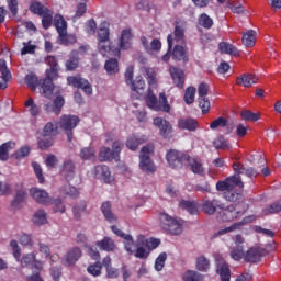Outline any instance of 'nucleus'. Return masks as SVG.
Here are the masks:
<instances>
[{"instance_id": "obj_46", "label": "nucleus", "mask_w": 281, "mask_h": 281, "mask_svg": "<svg viewBox=\"0 0 281 281\" xmlns=\"http://www.w3.org/2000/svg\"><path fill=\"white\" fill-rule=\"evenodd\" d=\"M241 43L246 47H254L256 44V31L248 30L241 37Z\"/></svg>"}, {"instance_id": "obj_23", "label": "nucleus", "mask_w": 281, "mask_h": 281, "mask_svg": "<svg viewBox=\"0 0 281 281\" xmlns=\"http://www.w3.org/2000/svg\"><path fill=\"white\" fill-rule=\"evenodd\" d=\"M233 170L234 172H236L237 177H240V175H246V177H248L249 179L258 177V171L254 169V167L245 169V165H243L241 162H234Z\"/></svg>"}, {"instance_id": "obj_20", "label": "nucleus", "mask_w": 281, "mask_h": 281, "mask_svg": "<svg viewBox=\"0 0 281 281\" xmlns=\"http://www.w3.org/2000/svg\"><path fill=\"white\" fill-rule=\"evenodd\" d=\"M0 89L5 90L8 89V82L12 80V74L8 68V63L5 59H0Z\"/></svg>"}, {"instance_id": "obj_21", "label": "nucleus", "mask_w": 281, "mask_h": 281, "mask_svg": "<svg viewBox=\"0 0 281 281\" xmlns=\"http://www.w3.org/2000/svg\"><path fill=\"white\" fill-rule=\"evenodd\" d=\"M60 175L64 177L65 181L69 183V181H74L76 177V165L71 160L64 161L60 168Z\"/></svg>"}, {"instance_id": "obj_37", "label": "nucleus", "mask_w": 281, "mask_h": 281, "mask_svg": "<svg viewBox=\"0 0 281 281\" xmlns=\"http://www.w3.org/2000/svg\"><path fill=\"white\" fill-rule=\"evenodd\" d=\"M60 195L69 196V199H78V196H80V192L76 187L66 184L60 188Z\"/></svg>"}, {"instance_id": "obj_1", "label": "nucleus", "mask_w": 281, "mask_h": 281, "mask_svg": "<svg viewBox=\"0 0 281 281\" xmlns=\"http://www.w3.org/2000/svg\"><path fill=\"white\" fill-rule=\"evenodd\" d=\"M217 192H224V199L229 201L231 203H236V201H240L243 199V194L238 192H234V188H245V183H243V178L240 176H229L224 180H220L215 186Z\"/></svg>"}, {"instance_id": "obj_19", "label": "nucleus", "mask_w": 281, "mask_h": 281, "mask_svg": "<svg viewBox=\"0 0 281 281\" xmlns=\"http://www.w3.org/2000/svg\"><path fill=\"white\" fill-rule=\"evenodd\" d=\"M30 194L36 201V203H42V205H47L52 203V198H49V193L43 189H38L36 187L30 189Z\"/></svg>"}, {"instance_id": "obj_11", "label": "nucleus", "mask_w": 281, "mask_h": 281, "mask_svg": "<svg viewBox=\"0 0 281 281\" xmlns=\"http://www.w3.org/2000/svg\"><path fill=\"white\" fill-rule=\"evenodd\" d=\"M14 190L15 195L11 201L10 205L12 210H21L23 203L27 201V189H25L23 183H16Z\"/></svg>"}, {"instance_id": "obj_30", "label": "nucleus", "mask_w": 281, "mask_h": 281, "mask_svg": "<svg viewBox=\"0 0 281 281\" xmlns=\"http://www.w3.org/2000/svg\"><path fill=\"white\" fill-rule=\"evenodd\" d=\"M95 246L99 247L101 251H115V240L111 237H104L102 240H98Z\"/></svg>"}, {"instance_id": "obj_6", "label": "nucleus", "mask_w": 281, "mask_h": 281, "mask_svg": "<svg viewBox=\"0 0 281 281\" xmlns=\"http://www.w3.org/2000/svg\"><path fill=\"white\" fill-rule=\"evenodd\" d=\"M78 124H80V117H78V115H61L58 122V126L59 128H61V131H65L68 142H71L74 139V128H76Z\"/></svg>"}, {"instance_id": "obj_64", "label": "nucleus", "mask_w": 281, "mask_h": 281, "mask_svg": "<svg viewBox=\"0 0 281 281\" xmlns=\"http://www.w3.org/2000/svg\"><path fill=\"white\" fill-rule=\"evenodd\" d=\"M34 262H36V254L34 252L26 254L21 259L22 267H31Z\"/></svg>"}, {"instance_id": "obj_31", "label": "nucleus", "mask_w": 281, "mask_h": 281, "mask_svg": "<svg viewBox=\"0 0 281 281\" xmlns=\"http://www.w3.org/2000/svg\"><path fill=\"white\" fill-rule=\"evenodd\" d=\"M45 79H41L38 81V77L34 72L26 75L24 78L25 85H27V87H30V89H32V91H36V87H38V86L41 87V89H43L42 82Z\"/></svg>"}, {"instance_id": "obj_53", "label": "nucleus", "mask_w": 281, "mask_h": 281, "mask_svg": "<svg viewBox=\"0 0 281 281\" xmlns=\"http://www.w3.org/2000/svg\"><path fill=\"white\" fill-rule=\"evenodd\" d=\"M278 212H281V200L270 204L262 210L265 216H269V214H278Z\"/></svg>"}, {"instance_id": "obj_36", "label": "nucleus", "mask_w": 281, "mask_h": 281, "mask_svg": "<svg viewBox=\"0 0 281 281\" xmlns=\"http://www.w3.org/2000/svg\"><path fill=\"white\" fill-rule=\"evenodd\" d=\"M187 164H189L190 170L191 172H193V175H203L205 172V168H203V164H201L196 158H192L189 156Z\"/></svg>"}, {"instance_id": "obj_10", "label": "nucleus", "mask_w": 281, "mask_h": 281, "mask_svg": "<svg viewBox=\"0 0 281 281\" xmlns=\"http://www.w3.org/2000/svg\"><path fill=\"white\" fill-rule=\"evenodd\" d=\"M154 126L159 130V135L164 139H172L175 135V130L172 128V124L168 122V120L157 116L154 119Z\"/></svg>"}, {"instance_id": "obj_16", "label": "nucleus", "mask_w": 281, "mask_h": 281, "mask_svg": "<svg viewBox=\"0 0 281 281\" xmlns=\"http://www.w3.org/2000/svg\"><path fill=\"white\" fill-rule=\"evenodd\" d=\"M169 74L171 76L173 85L178 89H183V86L186 85V72L183 71V69L176 66H171L169 68Z\"/></svg>"}, {"instance_id": "obj_44", "label": "nucleus", "mask_w": 281, "mask_h": 281, "mask_svg": "<svg viewBox=\"0 0 281 281\" xmlns=\"http://www.w3.org/2000/svg\"><path fill=\"white\" fill-rule=\"evenodd\" d=\"M72 214L76 221L82 218V214H87V201L82 200L77 205L72 207Z\"/></svg>"}, {"instance_id": "obj_47", "label": "nucleus", "mask_w": 281, "mask_h": 281, "mask_svg": "<svg viewBox=\"0 0 281 281\" xmlns=\"http://www.w3.org/2000/svg\"><path fill=\"white\" fill-rule=\"evenodd\" d=\"M123 240L125 251L128 256H133V254H135V248L137 247V244L133 240V236L128 235Z\"/></svg>"}, {"instance_id": "obj_57", "label": "nucleus", "mask_w": 281, "mask_h": 281, "mask_svg": "<svg viewBox=\"0 0 281 281\" xmlns=\"http://www.w3.org/2000/svg\"><path fill=\"white\" fill-rule=\"evenodd\" d=\"M166 260H168V255L166 252H161L155 260V271H164Z\"/></svg>"}, {"instance_id": "obj_55", "label": "nucleus", "mask_w": 281, "mask_h": 281, "mask_svg": "<svg viewBox=\"0 0 281 281\" xmlns=\"http://www.w3.org/2000/svg\"><path fill=\"white\" fill-rule=\"evenodd\" d=\"M58 135V125L49 122L44 126V137H55Z\"/></svg>"}, {"instance_id": "obj_60", "label": "nucleus", "mask_w": 281, "mask_h": 281, "mask_svg": "<svg viewBox=\"0 0 281 281\" xmlns=\"http://www.w3.org/2000/svg\"><path fill=\"white\" fill-rule=\"evenodd\" d=\"M196 269L198 271H204L207 272V269H210V260L205 258V256H201L196 258Z\"/></svg>"}, {"instance_id": "obj_56", "label": "nucleus", "mask_w": 281, "mask_h": 281, "mask_svg": "<svg viewBox=\"0 0 281 281\" xmlns=\"http://www.w3.org/2000/svg\"><path fill=\"white\" fill-rule=\"evenodd\" d=\"M63 106H65V98L58 94L53 101V111L56 115H60V111H63Z\"/></svg>"}, {"instance_id": "obj_28", "label": "nucleus", "mask_w": 281, "mask_h": 281, "mask_svg": "<svg viewBox=\"0 0 281 281\" xmlns=\"http://www.w3.org/2000/svg\"><path fill=\"white\" fill-rule=\"evenodd\" d=\"M82 257V250L78 247H72L66 254V265L71 267V265H76L77 260H80Z\"/></svg>"}, {"instance_id": "obj_49", "label": "nucleus", "mask_w": 281, "mask_h": 281, "mask_svg": "<svg viewBox=\"0 0 281 281\" xmlns=\"http://www.w3.org/2000/svg\"><path fill=\"white\" fill-rule=\"evenodd\" d=\"M42 16V26L44 30H49L52 27V23H54V12L48 9L46 13Z\"/></svg>"}, {"instance_id": "obj_29", "label": "nucleus", "mask_w": 281, "mask_h": 281, "mask_svg": "<svg viewBox=\"0 0 281 281\" xmlns=\"http://www.w3.org/2000/svg\"><path fill=\"white\" fill-rule=\"evenodd\" d=\"M216 272L221 277V281H229L232 278V271L229 270V265L222 261L217 263Z\"/></svg>"}, {"instance_id": "obj_35", "label": "nucleus", "mask_w": 281, "mask_h": 281, "mask_svg": "<svg viewBox=\"0 0 281 281\" xmlns=\"http://www.w3.org/2000/svg\"><path fill=\"white\" fill-rule=\"evenodd\" d=\"M117 58H120V56L119 57L114 56V58H110L105 61L104 69L109 74V76H113L120 71V65L117 63Z\"/></svg>"}, {"instance_id": "obj_50", "label": "nucleus", "mask_w": 281, "mask_h": 281, "mask_svg": "<svg viewBox=\"0 0 281 281\" xmlns=\"http://www.w3.org/2000/svg\"><path fill=\"white\" fill-rule=\"evenodd\" d=\"M132 91L136 93H143L144 88L146 87V81L142 77H136L133 82L130 83Z\"/></svg>"}, {"instance_id": "obj_8", "label": "nucleus", "mask_w": 281, "mask_h": 281, "mask_svg": "<svg viewBox=\"0 0 281 281\" xmlns=\"http://www.w3.org/2000/svg\"><path fill=\"white\" fill-rule=\"evenodd\" d=\"M166 159L168 165L173 170H181L183 168L184 164H188V159H190V155L179 151L176 149H171L166 154Z\"/></svg>"}, {"instance_id": "obj_34", "label": "nucleus", "mask_w": 281, "mask_h": 281, "mask_svg": "<svg viewBox=\"0 0 281 281\" xmlns=\"http://www.w3.org/2000/svg\"><path fill=\"white\" fill-rule=\"evenodd\" d=\"M133 41V34L131 33V29H125L122 31L120 47L121 49H130Z\"/></svg>"}, {"instance_id": "obj_48", "label": "nucleus", "mask_w": 281, "mask_h": 281, "mask_svg": "<svg viewBox=\"0 0 281 281\" xmlns=\"http://www.w3.org/2000/svg\"><path fill=\"white\" fill-rule=\"evenodd\" d=\"M33 223L35 225H45L47 224V213L45 210H37L33 215Z\"/></svg>"}, {"instance_id": "obj_52", "label": "nucleus", "mask_w": 281, "mask_h": 281, "mask_svg": "<svg viewBox=\"0 0 281 281\" xmlns=\"http://www.w3.org/2000/svg\"><path fill=\"white\" fill-rule=\"evenodd\" d=\"M24 106L29 109V113L32 115V117H36L41 113V109L36 103H34V99L29 98V100L24 103Z\"/></svg>"}, {"instance_id": "obj_3", "label": "nucleus", "mask_w": 281, "mask_h": 281, "mask_svg": "<svg viewBox=\"0 0 281 281\" xmlns=\"http://www.w3.org/2000/svg\"><path fill=\"white\" fill-rule=\"evenodd\" d=\"M111 33L108 27H100L97 34L98 50L103 57L111 58L115 56L120 58L121 50L111 44Z\"/></svg>"}, {"instance_id": "obj_51", "label": "nucleus", "mask_w": 281, "mask_h": 281, "mask_svg": "<svg viewBox=\"0 0 281 281\" xmlns=\"http://www.w3.org/2000/svg\"><path fill=\"white\" fill-rule=\"evenodd\" d=\"M30 10L33 14H37L38 16H42L49 9L45 5H43L41 2H32L30 5Z\"/></svg>"}, {"instance_id": "obj_24", "label": "nucleus", "mask_w": 281, "mask_h": 281, "mask_svg": "<svg viewBox=\"0 0 281 281\" xmlns=\"http://www.w3.org/2000/svg\"><path fill=\"white\" fill-rule=\"evenodd\" d=\"M65 67L67 71H76L80 67V53L78 50L74 49L69 53Z\"/></svg>"}, {"instance_id": "obj_14", "label": "nucleus", "mask_w": 281, "mask_h": 281, "mask_svg": "<svg viewBox=\"0 0 281 281\" xmlns=\"http://www.w3.org/2000/svg\"><path fill=\"white\" fill-rule=\"evenodd\" d=\"M256 221V215L245 216L240 222L233 223L231 226L218 231L214 236H223V234H229V232H235V229H240L244 225H249Z\"/></svg>"}, {"instance_id": "obj_54", "label": "nucleus", "mask_w": 281, "mask_h": 281, "mask_svg": "<svg viewBox=\"0 0 281 281\" xmlns=\"http://www.w3.org/2000/svg\"><path fill=\"white\" fill-rule=\"evenodd\" d=\"M213 146L216 150H227L229 148V140L224 138L223 136H218L214 142Z\"/></svg>"}, {"instance_id": "obj_2", "label": "nucleus", "mask_w": 281, "mask_h": 281, "mask_svg": "<svg viewBox=\"0 0 281 281\" xmlns=\"http://www.w3.org/2000/svg\"><path fill=\"white\" fill-rule=\"evenodd\" d=\"M48 69H46V78L42 82V93L45 98H52L54 93V79L58 78V71H60V65L58 64V57L48 55L45 58Z\"/></svg>"}, {"instance_id": "obj_22", "label": "nucleus", "mask_w": 281, "mask_h": 281, "mask_svg": "<svg viewBox=\"0 0 281 281\" xmlns=\"http://www.w3.org/2000/svg\"><path fill=\"white\" fill-rule=\"evenodd\" d=\"M139 168L143 172L147 175H155L157 172V167H155V162L150 159V156L140 155L139 156Z\"/></svg>"}, {"instance_id": "obj_32", "label": "nucleus", "mask_w": 281, "mask_h": 281, "mask_svg": "<svg viewBox=\"0 0 281 281\" xmlns=\"http://www.w3.org/2000/svg\"><path fill=\"white\" fill-rule=\"evenodd\" d=\"M178 126L182 130V131H196V128H199V122H196V120L194 119H180L178 121Z\"/></svg>"}, {"instance_id": "obj_18", "label": "nucleus", "mask_w": 281, "mask_h": 281, "mask_svg": "<svg viewBox=\"0 0 281 281\" xmlns=\"http://www.w3.org/2000/svg\"><path fill=\"white\" fill-rule=\"evenodd\" d=\"M211 131H218V128H225V134L229 135L232 131H234V123H229V121L223 116L215 119L210 123Z\"/></svg>"}, {"instance_id": "obj_4", "label": "nucleus", "mask_w": 281, "mask_h": 281, "mask_svg": "<svg viewBox=\"0 0 281 281\" xmlns=\"http://www.w3.org/2000/svg\"><path fill=\"white\" fill-rule=\"evenodd\" d=\"M220 210V221H222L223 223H232V221H238L239 218H243L245 214H247V212L249 211V204L241 203L231 204L227 206L223 204V207Z\"/></svg>"}, {"instance_id": "obj_17", "label": "nucleus", "mask_w": 281, "mask_h": 281, "mask_svg": "<svg viewBox=\"0 0 281 281\" xmlns=\"http://www.w3.org/2000/svg\"><path fill=\"white\" fill-rule=\"evenodd\" d=\"M223 209V203H221V200L213 199V200H203L202 201V210L204 214H207L209 216H213V214H216V210Z\"/></svg>"}, {"instance_id": "obj_13", "label": "nucleus", "mask_w": 281, "mask_h": 281, "mask_svg": "<svg viewBox=\"0 0 281 281\" xmlns=\"http://www.w3.org/2000/svg\"><path fill=\"white\" fill-rule=\"evenodd\" d=\"M93 175L95 179H100V181H104V183H108L111 186L115 181V178L111 176V170L106 165H98L93 169Z\"/></svg>"}, {"instance_id": "obj_61", "label": "nucleus", "mask_w": 281, "mask_h": 281, "mask_svg": "<svg viewBox=\"0 0 281 281\" xmlns=\"http://www.w3.org/2000/svg\"><path fill=\"white\" fill-rule=\"evenodd\" d=\"M196 95V88L188 87L184 92L186 104H192L194 102V97Z\"/></svg>"}, {"instance_id": "obj_41", "label": "nucleus", "mask_w": 281, "mask_h": 281, "mask_svg": "<svg viewBox=\"0 0 281 281\" xmlns=\"http://www.w3.org/2000/svg\"><path fill=\"white\" fill-rule=\"evenodd\" d=\"M180 207L189 212V214H191L192 216L199 214V206L196 205V202L182 200L180 201Z\"/></svg>"}, {"instance_id": "obj_33", "label": "nucleus", "mask_w": 281, "mask_h": 281, "mask_svg": "<svg viewBox=\"0 0 281 281\" xmlns=\"http://www.w3.org/2000/svg\"><path fill=\"white\" fill-rule=\"evenodd\" d=\"M146 142V138L139 136V135H132L126 140V148L130 150H137L142 144Z\"/></svg>"}, {"instance_id": "obj_7", "label": "nucleus", "mask_w": 281, "mask_h": 281, "mask_svg": "<svg viewBox=\"0 0 281 281\" xmlns=\"http://www.w3.org/2000/svg\"><path fill=\"white\" fill-rule=\"evenodd\" d=\"M112 148L102 147L99 153L100 161H119L120 154L122 153V148H124V143L120 140H115L112 145Z\"/></svg>"}, {"instance_id": "obj_15", "label": "nucleus", "mask_w": 281, "mask_h": 281, "mask_svg": "<svg viewBox=\"0 0 281 281\" xmlns=\"http://www.w3.org/2000/svg\"><path fill=\"white\" fill-rule=\"evenodd\" d=\"M266 254V250L261 247H251L244 255V260L246 262H251L256 265V262H260Z\"/></svg>"}, {"instance_id": "obj_59", "label": "nucleus", "mask_w": 281, "mask_h": 281, "mask_svg": "<svg viewBox=\"0 0 281 281\" xmlns=\"http://www.w3.org/2000/svg\"><path fill=\"white\" fill-rule=\"evenodd\" d=\"M183 280L184 281H203V274H201L194 270H188L183 274Z\"/></svg>"}, {"instance_id": "obj_63", "label": "nucleus", "mask_w": 281, "mask_h": 281, "mask_svg": "<svg viewBox=\"0 0 281 281\" xmlns=\"http://www.w3.org/2000/svg\"><path fill=\"white\" fill-rule=\"evenodd\" d=\"M135 258H139V260H146L148 256H150V250H146L144 246H136V250H134Z\"/></svg>"}, {"instance_id": "obj_12", "label": "nucleus", "mask_w": 281, "mask_h": 281, "mask_svg": "<svg viewBox=\"0 0 281 281\" xmlns=\"http://www.w3.org/2000/svg\"><path fill=\"white\" fill-rule=\"evenodd\" d=\"M68 85L70 87H75L76 89H82L83 93H87V95H91L93 93V87L89 81L82 77L78 76H70L67 78Z\"/></svg>"}, {"instance_id": "obj_42", "label": "nucleus", "mask_w": 281, "mask_h": 281, "mask_svg": "<svg viewBox=\"0 0 281 281\" xmlns=\"http://www.w3.org/2000/svg\"><path fill=\"white\" fill-rule=\"evenodd\" d=\"M198 25L204 27V30H212V27L214 26V20L210 15H207V13H202L198 18Z\"/></svg>"}, {"instance_id": "obj_45", "label": "nucleus", "mask_w": 281, "mask_h": 281, "mask_svg": "<svg viewBox=\"0 0 281 281\" xmlns=\"http://www.w3.org/2000/svg\"><path fill=\"white\" fill-rule=\"evenodd\" d=\"M59 45H65L66 47L69 45H75L77 38L76 35L67 34V31L65 33H59L57 38Z\"/></svg>"}, {"instance_id": "obj_27", "label": "nucleus", "mask_w": 281, "mask_h": 281, "mask_svg": "<svg viewBox=\"0 0 281 281\" xmlns=\"http://www.w3.org/2000/svg\"><path fill=\"white\" fill-rule=\"evenodd\" d=\"M101 212L108 223H115V221H117V216L115 215V213H113L111 202H103L101 204Z\"/></svg>"}, {"instance_id": "obj_26", "label": "nucleus", "mask_w": 281, "mask_h": 281, "mask_svg": "<svg viewBox=\"0 0 281 281\" xmlns=\"http://www.w3.org/2000/svg\"><path fill=\"white\" fill-rule=\"evenodd\" d=\"M258 82V76L254 74H243L236 79V85L239 87L249 88Z\"/></svg>"}, {"instance_id": "obj_62", "label": "nucleus", "mask_w": 281, "mask_h": 281, "mask_svg": "<svg viewBox=\"0 0 281 281\" xmlns=\"http://www.w3.org/2000/svg\"><path fill=\"white\" fill-rule=\"evenodd\" d=\"M80 157L86 160L95 159V149L92 147H85L80 151Z\"/></svg>"}, {"instance_id": "obj_9", "label": "nucleus", "mask_w": 281, "mask_h": 281, "mask_svg": "<svg viewBox=\"0 0 281 281\" xmlns=\"http://www.w3.org/2000/svg\"><path fill=\"white\" fill-rule=\"evenodd\" d=\"M169 52L172 50L175 43H186V22L176 21L173 34L167 36Z\"/></svg>"}, {"instance_id": "obj_5", "label": "nucleus", "mask_w": 281, "mask_h": 281, "mask_svg": "<svg viewBox=\"0 0 281 281\" xmlns=\"http://www.w3.org/2000/svg\"><path fill=\"white\" fill-rule=\"evenodd\" d=\"M160 227L171 234L172 236H179L183 232V226L175 217L168 213L159 214Z\"/></svg>"}, {"instance_id": "obj_39", "label": "nucleus", "mask_w": 281, "mask_h": 281, "mask_svg": "<svg viewBox=\"0 0 281 281\" xmlns=\"http://www.w3.org/2000/svg\"><path fill=\"white\" fill-rule=\"evenodd\" d=\"M218 47L220 52H222L223 54H228L229 56H240V52L238 50V48L227 42L220 43Z\"/></svg>"}, {"instance_id": "obj_58", "label": "nucleus", "mask_w": 281, "mask_h": 281, "mask_svg": "<svg viewBox=\"0 0 281 281\" xmlns=\"http://www.w3.org/2000/svg\"><path fill=\"white\" fill-rule=\"evenodd\" d=\"M240 116L241 120H245L246 122H258V120H260V114L254 113L249 110L241 111Z\"/></svg>"}, {"instance_id": "obj_25", "label": "nucleus", "mask_w": 281, "mask_h": 281, "mask_svg": "<svg viewBox=\"0 0 281 281\" xmlns=\"http://www.w3.org/2000/svg\"><path fill=\"white\" fill-rule=\"evenodd\" d=\"M171 58L172 60H177L178 63H189L190 57L186 50V48L181 45H176L171 48Z\"/></svg>"}, {"instance_id": "obj_43", "label": "nucleus", "mask_w": 281, "mask_h": 281, "mask_svg": "<svg viewBox=\"0 0 281 281\" xmlns=\"http://www.w3.org/2000/svg\"><path fill=\"white\" fill-rule=\"evenodd\" d=\"M54 26L56 27L58 34H65L67 32V21L60 14H56L54 18Z\"/></svg>"}, {"instance_id": "obj_40", "label": "nucleus", "mask_w": 281, "mask_h": 281, "mask_svg": "<svg viewBox=\"0 0 281 281\" xmlns=\"http://www.w3.org/2000/svg\"><path fill=\"white\" fill-rule=\"evenodd\" d=\"M14 148V143L11 140L0 145V161H8L10 159V150Z\"/></svg>"}, {"instance_id": "obj_38", "label": "nucleus", "mask_w": 281, "mask_h": 281, "mask_svg": "<svg viewBox=\"0 0 281 281\" xmlns=\"http://www.w3.org/2000/svg\"><path fill=\"white\" fill-rule=\"evenodd\" d=\"M148 91V95L145 99L148 109H151V111H161V104L157 101V97L153 94V90L149 89Z\"/></svg>"}]
</instances>
